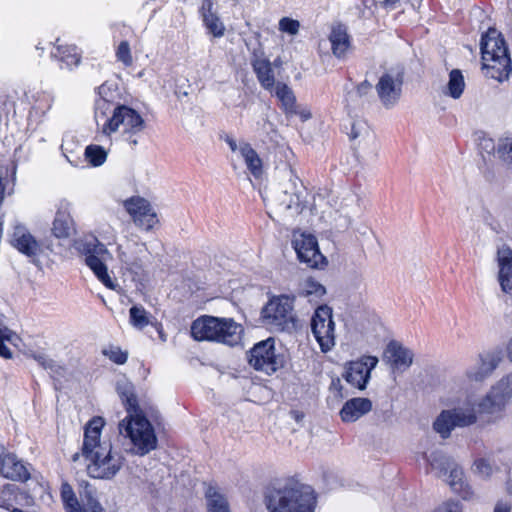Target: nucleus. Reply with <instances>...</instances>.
I'll return each instance as SVG.
<instances>
[{
  "instance_id": "obj_52",
  "label": "nucleus",
  "mask_w": 512,
  "mask_h": 512,
  "mask_svg": "<svg viewBox=\"0 0 512 512\" xmlns=\"http://www.w3.org/2000/svg\"><path fill=\"white\" fill-rule=\"evenodd\" d=\"M2 496L5 497L7 495H11L14 493V485H7L2 489Z\"/></svg>"
},
{
  "instance_id": "obj_8",
  "label": "nucleus",
  "mask_w": 512,
  "mask_h": 512,
  "mask_svg": "<svg viewBox=\"0 0 512 512\" xmlns=\"http://www.w3.org/2000/svg\"><path fill=\"white\" fill-rule=\"evenodd\" d=\"M427 460L431 468L438 471V477L444 478L464 500H470L474 497L473 490L463 479L462 469L452 459L440 452H433Z\"/></svg>"
},
{
  "instance_id": "obj_21",
  "label": "nucleus",
  "mask_w": 512,
  "mask_h": 512,
  "mask_svg": "<svg viewBox=\"0 0 512 512\" xmlns=\"http://www.w3.org/2000/svg\"><path fill=\"white\" fill-rule=\"evenodd\" d=\"M219 325L218 317L202 316L192 323L191 335L197 341H216Z\"/></svg>"
},
{
  "instance_id": "obj_35",
  "label": "nucleus",
  "mask_w": 512,
  "mask_h": 512,
  "mask_svg": "<svg viewBox=\"0 0 512 512\" xmlns=\"http://www.w3.org/2000/svg\"><path fill=\"white\" fill-rule=\"evenodd\" d=\"M207 498L209 512H230L227 500L212 488L207 491Z\"/></svg>"
},
{
  "instance_id": "obj_14",
  "label": "nucleus",
  "mask_w": 512,
  "mask_h": 512,
  "mask_svg": "<svg viewBox=\"0 0 512 512\" xmlns=\"http://www.w3.org/2000/svg\"><path fill=\"white\" fill-rule=\"evenodd\" d=\"M512 403V371L503 376L479 402L482 412H499Z\"/></svg>"
},
{
  "instance_id": "obj_51",
  "label": "nucleus",
  "mask_w": 512,
  "mask_h": 512,
  "mask_svg": "<svg viewBox=\"0 0 512 512\" xmlns=\"http://www.w3.org/2000/svg\"><path fill=\"white\" fill-rule=\"evenodd\" d=\"M506 355H507V358L512 362V337L507 342Z\"/></svg>"
},
{
  "instance_id": "obj_33",
  "label": "nucleus",
  "mask_w": 512,
  "mask_h": 512,
  "mask_svg": "<svg viewBox=\"0 0 512 512\" xmlns=\"http://www.w3.org/2000/svg\"><path fill=\"white\" fill-rule=\"evenodd\" d=\"M465 88V80L459 69H453L449 74L446 94L454 99H458Z\"/></svg>"
},
{
  "instance_id": "obj_28",
  "label": "nucleus",
  "mask_w": 512,
  "mask_h": 512,
  "mask_svg": "<svg viewBox=\"0 0 512 512\" xmlns=\"http://www.w3.org/2000/svg\"><path fill=\"white\" fill-rule=\"evenodd\" d=\"M239 152L250 173L254 177L259 178L263 174V162L258 153L246 142L239 144Z\"/></svg>"
},
{
  "instance_id": "obj_40",
  "label": "nucleus",
  "mask_w": 512,
  "mask_h": 512,
  "mask_svg": "<svg viewBox=\"0 0 512 512\" xmlns=\"http://www.w3.org/2000/svg\"><path fill=\"white\" fill-rule=\"evenodd\" d=\"M300 23L298 20L289 17H283L279 21V30L290 35H296L299 32Z\"/></svg>"
},
{
  "instance_id": "obj_47",
  "label": "nucleus",
  "mask_w": 512,
  "mask_h": 512,
  "mask_svg": "<svg viewBox=\"0 0 512 512\" xmlns=\"http://www.w3.org/2000/svg\"><path fill=\"white\" fill-rule=\"evenodd\" d=\"M330 390L334 391L338 397L343 398L342 385H341V380L339 378L332 380Z\"/></svg>"
},
{
  "instance_id": "obj_13",
  "label": "nucleus",
  "mask_w": 512,
  "mask_h": 512,
  "mask_svg": "<svg viewBox=\"0 0 512 512\" xmlns=\"http://www.w3.org/2000/svg\"><path fill=\"white\" fill-rule=\"evenodd\" d=\"M86 264L93 270L98 279L107 287L114 288L113 282L108 275L106 263L112 258L104 244L96 238L85 243Z\"/></svg>"
},
{
  "instance_id": "obj_7",
  "label": "nucleus",
  "mask_w": 512,
  "mask_h": 512,
  "mask_svg": "<svg viewBox=\"0 0 512 512\" xmlns=\"http://www.w3.org/2000/svg\"><path fill=\"white\" fill-rule=\"evenodd\" d=\"M295 297L279 295L272 297L261 311L263 324L272 331H291L296 327L294 313Z\"/></svg>"
},
{
  "instance_id": "obj_16",
  "label": "nucleus",
  "mask_w": 512,
  "mask_h": 512,
  "mask_svg": "<svg viewBox=\"0 0 512 512\" xmlns=\"http://www.w3.org/2000/svg\"><path fill=\"white\" fill-rule=\"evenodd\" d=\"M298 259L311 268L325 264V257L320 253L316 238L311 234L295 232L292 240Z\"/></svg>"
},
{
  "instance_id": "obj_58",
  "label": "nucleus",
  "mask_w": 512,
  "mask_h": 512,
  "mask_svg": "<svg viewBox=\"0 0 512 512\" xmlns=\"http://www.w3.org/2000/svg\"><path fill=\"white\" fill-rule=\"evenodd\" d=\"M20 496H21L22 498H25V499L27 500V503H28V504H31L32 499H31L30 497H28L26 494H22V493H21V494H20Z\"/></svg>"
},
{
  "instance_id": "obj_27",
  "label": "nucleus",
  "mask_w": 512,
  "mask_h": 512,
  "mask_svg": "<svg viewBox=\"0 0 512 512\" xmlns=\"http://www.w3.org/2000/svg\"><path fill=\"white\" fill-rule=\"evenodd\" d=\"M252 67L262 87L266 90H272L275 86V77L271 63L263 57H255L252 60Z\"/></svg>"
},
{
  "instance_id": "obj_18",
  "label": "nucleus",
  "mask_w": 512,
  "mask_h": 512,
  "mask_svg": "<svg viewBox=\"0 0 512 512\" xmlns=\"http://www.w3.org/2000/svg\"><path fill=\"white\" fill-rule=\"evenodd\" d=\"M199 13L203 24L210 35L214 38H221L225 35V24L218 15L213 0H202Z\"/></svg>"
},
{
  "instance_id": "obj_34",
  "label": "nucleus",
  "mask_w": 512,
  "mask_h": 512,
  "mask_svg": "<svg viewBox=\"0 0 512 512\" xmlns=\"http://www.w3.org/2000/svg\"><path fill=\"white\" fill-rule=\"evenodd\" d=\"M61 496L63 502L65 503V508L67 512H90L89 502L95 501L94 499L89 498L87 502V508L81 509L80 507H78V502L74 496L72 488L67 483L62 485Z\"/></svg>"
},
{
  "instance_id": "obj_49",
  "label": "nucleus",
  "mask_w": 512,
  "mask_h": 512,
  "mask_svg": "<svg viewBox=\"0 0 512 512\" xmlns=\"http://www.w3.org/2000/svg\"><path fill=\"white\" fill-rule=\"evenodd\" d=\"M33 357L45 368L52 366V361L48 359L44 354L33 355Z\"/></svg>"
},
{
  "instance_id": "obj_56",
  "label": "nucleus",
  "mask_w": 512,
  "mask_h": 512,
  "mask_svg": "<svg viewBox=\"0 0 512 512\" xmlns=\"http://www.w3.org/2000/svg\"><path fill=\"white\" fill-rule=\"evenodd\" d=\"M369 88V84L364 82L358 87L359 93H364Z\"/></svg>"
},
{
  "instance_id": "obj_10",
  "label": "nucleus",
  "mask_w": 512,
  "mask_h": 512,
  "mask_svg": "<svg viewBox=\"0 0 512 512\" xmlns=\"http://www.w3.org/2000/svg\"><path fill=\"white\" fill-rule=\"evenodd\" d=\"M144 128L145 121L137 111L127 106H119L103 127V132L107 135L116 131H121L125 135H136Z\"/></svg>"
},
{
  "instance_id": "obj_31",
  "label": "nucleus",
  "mask_w": 512,
  "mask_h": 512,
  "mask_svg": "<svg viewBox=\"0 0 512 512\" xmlns=\"http://www.w3.org/2000/svg\"><path fill=\"white\" fill-rule=\"evenodd\" d=\"M51 231L56 238L65 239L73 232L72 219L66 212H57Z\"/></svg>"
},
{
  "instance_id": "obj_50",
  "label": "nucleus",
  "mask_w": 512,
  "mask_h": 512,
  "mask_svg": "<svg viewBox=\"0 0 512 512\" xmlns=\"http://www.w3.org/2000/svg\"><path fill=\"white\" fill-rule=\"evenodd\" d=\"M89 509H90V512H103V509L96 501L89 502Z\"/></svg>"
},
{
  "instance_id": "obj_12",
  "label": "nucleus",
  "mask_w": 512,
  "mask_h": 512,
  "mask_svg": "<svg viewBox=\"0 0 512 512\" xmlns=\"http://www.w3.org/2000/svg\"><path fill=\"white\" fill-rule=\"evenodd\" d=\"M311 328L321 350L323 352L331 350L335 345V328L330 307L321 305L315 310Z\"/></svg>"
},
{
  "instance_id": "obj_39",
  "label": "nucleus",
  "mask_w": 512,
  "mask_h": 512,
  "mask_svg": "<svg viewBox=\"0 0 512 512\" xmlns=\"http://www.w3.org/2000/svg\"><path fill=\"white\" fill-rule=\"evenodd\" d=\"M117 59L121 61L125 66H131L133 63V58L130 51V46L127 41L120 42L117 52Z\"/></svg>"
},
{
  "instance_id": "obj_59",
  "label": "nucleus",
  "mask_w": 512,
  "mask_h": 512,
  "mask_svg": "<svg viewBox=\"0 0 512 512\" xmlns=\"http://www.w3.org/2000/svg\"><path fill=\"white\" fill-rule=\"evenodd\" d=\"M11 512H25V511L18 509V508H12Z\"/></svg>"
},
{
  "instance_id": "obj_19",
  "label": "nucleus",
  "mask_w": 512,
  "mask_h": 512,
  "mask_svg": "<svg viewBox=\"0 0 512 512\" xmlns=\"http://www.w3.org/2000/svg\"><path fill=\"white\" fill-rule=\"evenodd\" d=\"M498 281L503 292L512 293V249L502 246L497 250Z\"/></svg>"
},
{
  "instance_id": "obj_37",
  "label": "nucleus",
  "mask_w": 512,
  "mask_h": 512,
  "mask_svg": "<svg viewBox=\"0 0 512 512\" xmlns=\"http://www.w3.org/2000/svg\"><path fill=\"white\" fill-rule=\"evenodd\" d=\"M129 313L132 325L138 329H142L150 323L147 312L142 307L133 306Z\"/></svg>"
},
{
  "instance_id": "obj_6",
  "label": "nucleus",
  "mask_w": 512,
  "mask_h": 512,
  "mask_svg": "<svg viewBox=\"0 0 512 512\" xmlns=\"http://www.w3.org/2000/svg\"><path fill=\"white\" fill-rule=\"evenodd\" d=\"M481 398L469 394L463 401V405L451 410L442 411L434 422V429L447 438L455 427L472 425L477 420V413L494 414L495 412H482L479 410Z\"/></svg>"
},
{
  "instance_id": "obj_43",
  "label": "nucleus",
  "mask_w": 512,
  "mask_h": 512,
  "mask_svg": "<svg viewBox=\"0 0 512 512\" xmlns=\"http://www.w3.org/2000/svg\"><path fill=\"white\" fill-rule=\"evenodd\" d=\"M474 467L475 472L484 478L489 477L494 470L492 465L486 459H479L475 461Z\"/></svg>"
},
{
  "instance_id": "obj_2",
  "label": "nucleus",
  "mask_w": 512,
  "mask_h": 512,
  "mask_svg": "<svg viewBox=\"0 0 512 512\" xmlns=\"http://www.w3.org/2000/svg\"><path fill=\"white\" fill-rule=\"evenodd\" d=\"M105 425L102 417L91 419L84 432L82 456L87 461L86 470L90 477L110 480L122 469L125 458L114 451L109 440H102L101 431Z\"/></svg>"
},
{
  "instance_id": "obj_57",
  "label": "nucleus",
  "mask_w": 512,
  "mask_h": 512,
  "mask_svg": "<svg viewBox=\"0 0 512 512\" xmlns=\"http://www.w3.org/2000/svg\"><path fill=\"white\" fill-rule=\"evenodd\" d=\"M0 506H3L5 507L6 509L10 510L11 509V504L9 503H6V501L3 499V500H0Z\"/></svg>"
},
{
  "instance_id": "obj_25",
  "label": "nucleus",
  "mask_w": 512,
  "mask_h": 512,
  "mask_svg": "<svg viewBox=\"0 0 512 512\" xmlns=\"http://www.w3.org/2000/svg\"><path fill=\"white\" fill-rule=\"evenodd\" d=\"M0 472L4 477L12 480H26L29 477L24 464L10 453L1 458Z\"/></svg>"
},
{
  "instance_id": "obj_22",
  "label": "nucleus",
  "mask_w": 512,
  "mask_h": 512,
  "mask_svg": "<svg viewBox=\"0 0 512 512\" xmlns=\"http://www.w3.org/2000/svg\"><path fill=\"white\" fill-rule=\"evenodd\" d=\"M383 359L393 369H407L413 362V353L397 342H390L384 351Z\"/></svg>"
},
{
  "instance_id": "obj_55",
  "label": "nucleus",
  "mask_w": 512,
  "mask_h": 512,
  "mask_svg": "<svg viewBox=\"0 0 512 512\" xmlns=\"http://www.w3.org/2000/svg\"><path fill=\"white\" fill-rule=\"evenodd\" d=\"M127 140L129 141L130 144L135 145V146L140 143L139 140L134 137V135H128Z\"/></svg>"
},
{
  "instance_id": "obj_17",
  "label": "nucleus",
  "mask_w": 512,
  "mask_h": 512,
  "mask_svg": "<svg viewBox=\"0 0 512 512\" xmlns=\"http://www.w3.org/2000/svg\"><path fill=\"white\" fill-rule=\"evenodd\" d=\"M377 363L378 359L374 356H366L359 361L350 362L346 366L343 378L354 387L363 390Z\"/></svg>"
},
{
  "instance_id": "obj_20",
  "label": "nucleus",
  "mask_w": 512,
  "mask_h": 512,
  "mask_svg": "<svg viewBox=\"0 0 512 512\" xmlns=\"http://www.w3.org/2000/svg\"><path fill=\"white\" fill-rule=\"evenodd\" d=\"M12 244L17 250L33 261L42 253V247L35 237L23 227H17L12 239Z\"/></svg>"
},
{
  "instance_id": "obj_11",
  "label": "nucleus",
  "mask_w": 512,
  "mask_h": 512,
  "mask_svg": "<svg viewBox=\"0 0 512 512\" xmlns=\"http://www.w3.org/2000/svg\"><path fill=\"white\" fill-rule=\"evenodd\" d=\"M249 364L258 371L273 374L285 364L284 357L275 353L273 341L268 339L256 344L250 351Z\"/></svg>"
},
{
  "instance_id": "obj_60",
  "label": "nucleus",
  "mask_w": 512,
  "mask_h": 512,
  "mask_svg": "<svg viewBox=\"0 0 512 512\" xmlns=\"http://www.w3.org/2000/svg\"><path fill=\"white\" fill-rule=\"evenodd\" d=\"M78 457H79V454H75V455L73 456V460H74V461H76Z\"/></svg>"
},
{
  "instance_id": "obj_23",
  "label": "nucleus",
  "mask_w": 512,
  "mask_h": 512,
  "mask_svg": "<svg viewBox=\"0 0 512 512\" xmlns=\"http://www.w3.org/2000/svg\"><path fill=\"white\" fill-rule=\"evenodd\" d=\"M372 410V402L368 398L356 397L344 403L339 412L343 422L352 423Z\"/></svg>"
},
{
  "instance_id": "obj_53",
  "label": "nucleus",
  "mask_w": 512,
  "mask_h": 512,
  "mask_svg": "<svg viewBox=\"0 0 512 512\" xmlns=\"http://www.w3.org/2000/svg\"><path fill=\"white\" fill-rule=\"evenodd\" d=\"M71 61L69 59H66L65 61L67 62L68 65H79L80 63V57L78 55H72L71 57Z\"/></svg>"
},
{
  "instance_id": "obj_26",
  "label": "nucleus",
  "mask_w": 512,
  "mask_h": 512,
  "mask_svg": "<svg viewBox=\"0 0 512 512\" xmlns=\"http://www.w3.org/2000/svg\"><path fill=\"white\" fill-rule=\"evenodd\" d=\"M481 361V371H467L466 376L469 379L480 381L494 371L502 361V351L500 349L490 351L482 357Z\"/></svg>"
},
{
  "instance_id": "obj_54",
  "label": "nucleus",
  "mask_w": 512,
  "mask_h": 512,
  "mask_svg": "<svg viewBox=\"0 0 512 512\" xmlns=\"http://www.w3.org/2000/svg\"><path fill=\"white\" fill-rule=\"evenodd\" d=\"M227 143L233 152H235L239 149V146L237 145V143L234 139L227 138Z\"/></svg>"
},
{
  "instance_id": "obj_42",
  "label": "nucleus",
  "mask_w": 512,
  "mask_h": 512,
  "mask_svg": "<svg viewBox=\"0 0 512 512\" xmlns=\"http://www.w3.org/2000/svg\"><path fill=\"white\" fill-rule=\"evenodd\" d=\"M498 154L505 163L512 166V138L501 141Z\"/></svg>"
},
{
  "instance_id": "obj_24",
  "label": "nucleus",
  "mask_w": 512,
  "mask_h": 512,
  "mask_svg": "<svg viewBox=\"0 0 512 512\" xmlns=\"http://www.w3.org/2000/svg\"><path fill=\"white\" fill-rule=\"evenodd\" d=\"M219 326L217 329L216 342L224 343L230 346L240 343L243 327L231 318H219Z\"/></svg>"
},
{
  "instance_id": "obj_15",
  "label": "nucleus",
  "mask_w": 512,
  "mask_h": 512,
  "mask_svg": "<svg viewBox=\"0 0 512 512\" xmlns=\"http://www.w3.org/2000/svg\"><path fill=\"white\" fill-rule=\"evenodd\" d=\"M123 206L134 224L142 229L151 230L158 223L156 212L143 197H130L123 201Z\"/></svg>"
},
{
  "instance_id": "obj_29",
  "label": "nucleus",
  "mask_w": 512,
  "mask_h": 512,
  "mask_svg": "<svg viewBox=\"0 0 512 512\" xmlns=\"http://www.w3.org/2000/svg\"><path fill=\"white\" fill-rule=\"evenodd\" d=\"M325 294V287L312 278H307L300 283L298 295L307 298L309 302H318Z\"/></svg>"
},
{
  "instance_id": "obj_45",
  "label": "nucleus",
  "mask_w": 512,
  "mask_h": 512,
  "mask_svg": "<svg viewBox=\"0 0 512 512\" xmlns=\"http://www.w3.org/2000/svg\"><path fill=\"white\" fill-rule=\"evenodd\" d=\"M298 115L303 122H306L312 118V112L309 108L301 105H297L294 112H291L289 116Z\"/></svg>"
},
{
  "instance_id": "obj_1",
  "label": "nucleus",
  "mask_w": 512,
  "mask_h": 512,
  "mask_svg": "<svg viewBox=\"0 0 512 512\" xmlns=\"http://www.w3.org/2000/svg\"><path fill=\"white\" fill-rule=\"evenodd\" d=\"M116 390L127 411V416L118 423L119 434L130 440L131 454L147 455L156 449L158 439L153 425L138 403L135 387L128 381H120Z\"/></svg>"
},
{
  "instance_id": "obj_9",
  "label": "nucleus",
  "mask_w": 512,
  "mask_h": 512,
  "mask_svg": "<svg viewBox=\"0 0 512 512\" xmlns=\"http://www.w3.org/2000/svg\"><path fill=\"white\" fill-rule=\"evenodd\" d=\"M404 69L401 66L386 70L376 84L378 98L385 108L395 106L402 95Z\"/></svg>"
},
{
  "instance_id": "obj_41",
  "label": "nucleus",
  "mask_w": 512,
  "mask_h": 512,
  "mask_svg": "<svg viewBox=\"0 0 512 512\" xmlns=\"http://www.w3.org/2000/svg\"><path fill=\"white\" fill-rule=\"evenodd\" d=\"M15 337L14 333H12L7 328H0V355L5 358L11 357L10 349L5 345V341L11 342L12 338Z\"/></svg>"
},
{
  "instance_id": "obj_48",
  "label": "nucleus",
  "mask_w": 512,
  "mask_h": 512,
  "mask_svg": "<svg viewBox=\"0 0 512 512\" xmlns=\"http://www.w3.org/2000/svg\"><path fill=\"white\" fill-rule=\"evenodd\" d=\"M400 0H383L381 6L387 10H395L400 5Z\"/></svg>"
},
{
  "instance_id": "obj_30",
  "label": "nucleus",
  "mask_w": 512,
  "mask_h": 512,
  "mask_svg": "<svg viewBox=\"0 0 512 512\" xmlns=\"http://www.w3.org/2000/svg\"><path fill=\"white\" fill-rule=\"evenodd\" d=\"M329 39L332 45L333 54L337 57L343 56L349 48V37L346 29L342 26L334 27Z\"/></svg>"
},
{
  "instance_id": "obj_32",
  "label": "nucleus",
  "mask_w": 512,
  "mask_h": 512,
  "mask_svg": "<svg viewBox=\"0 0 512 512\" xmlns=\"http://www.w3.org/2000/svg\"><path fill=\"white\" fill-rule=\"evenodd\" d=\"M275 94L281 101L282 108L287 116L294 112L298 104L293 91L286 84L278 83L275 87Z\"/></svg>"
},
{
  "instance_id": "obj_38",
  "label": "nucleus",
  "mask_w": 512,
  "mask_h": 512,
  "mask_svg": "<svg viewBox=\"0 0 512 512\" xmlns=\"http://www.w3.org/2000/svg\"><path fill=\"white\" fill-rule=\"evenodd\" d=\"M104 356L109 358L112 362L116 364H124L127 361L128 354L125 351H122L117 346H108L102 350Z\"/></svg>"
},
{
  "instance_id": "obj_4",
  "label": "nucleus",
  "mask_w": 512,
  "mask_h": 512,
  "mask_svg": "<svg viewBox=\"0 0 512 512\" xmlns=\"http://www.w3.org/2000/svg\"><path fill=\"white\" fill-rule=\"evenodd\" d=\"M266 499L269 512H314L317 502L314 489L299 481L271 490Z\"/></svg>"
},
{
  "instance_id": "obj_46",
  "label": "nucleus",
  "mask_w": 512,
  "mask_h": 512,
  "mask_svg": "<svg viewBox=\"0 0 512 512\" xmlns=\"http://www.w3.org/2000/svg\"><path fill=\"white\" fill-rule=\"evenodd\" d=\"M511 509L512 507L510 503L500 500L496 503L494 512H511Z\"/></svg>"
},
{
  "instance_id": "obj_3",
  "label": "nucleus",
  "mask_w": 512,
  "mask_h": 512,
  "mask_svg": "<svg viewBox=\"0 0 512 512\" xmlns=\"http://www.w3.org/2000/svg\"><path fill=\"white\" fill-rule=\"evenodd\" d=\"M306 191L297 178H291L265 197L268 215L274 221H295L306 207Z\"/></svg>"
},
{
  "instance_id": "obj_36",
  "label": "nucleus",
  "mask_w": 512,
  "mask_h": 512,
  "mask_svg": "<svg viewBox=\"0 0 512 512\" xmlns=\"http://www.w3.org/2000/svg\"><path fill=\"white\" fill-rule=\"evenodd\" d=\"M86 160L94 167L101 166L107 159V151L99 145H89L85 149Z\"/></svg>"
},
{
  "instance_id": "obj_5",
  "label": "nucleus",
  "mask_w": 512,
  "mask_h": 512,
  "mask_svg": "<svg viewBox=\"0 0 512 512\" xmlns=\"http://www.w3.org/2000/svg\"><path fill=\"white\" fill-rule=\"evenodd\" d=\"M482 66L487 77L499 82L507 80L512 72L511 59L502 35L490 28L481 41Z\"/></svg>"
},
{
  "instance_id": "obj_44",
  "label": "nucleus",
  "mask_w": 512,
  "mask_h": 512,
  "mask_svg": "<svg viewBox=\"0 0 512 512\" xmlns=\"http://www.w3.org/2000/svg\"><path fill=\"white\" fill-rule=\"evenodd\" d=\"M434 512H462V505L457 501H447L438 506Z\"/></svg>"
}]
</instances>
